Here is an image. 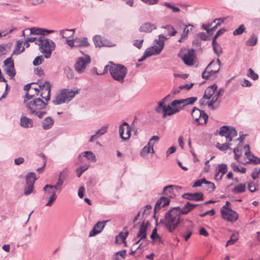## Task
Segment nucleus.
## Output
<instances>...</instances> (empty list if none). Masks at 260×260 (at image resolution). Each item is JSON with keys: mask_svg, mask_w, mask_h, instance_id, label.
I'll list each match as a JSON object with an SVG mask.
<instances>
[{"mask_svg": "<svg viewBox=\"0 0 260 260\" xmlns=\"http://www.w3.org/2000/svg\"><path fill=\"white\" fill-rule=\"evenodd\" d=\"M257 42V37L254 34H252L250 38L246 42V44L250 46L255 45Z\"/></svg>", "mask_w": 260, "mask_h": 260, "instance_id": "nucleus-36", "label": "nucleus"}, {"mask_svg": "<svg viewBox=\"0 0 260 260\" xmlns=\"http://www.w3.org/2000/svg\"><path fill=\"white\" fill-rule=\"evenodd\" d=\"M51 87V86L50 83L47 81H46L44 84H39V90L43 91L44 89L46 88V90L47 91L46 96H42V98L44 99L45 101L48 102L50 100Z\"/></svg>", "mask_w": 260, "mask_h": 260, "instance_id": "nucleus-17", "label": "nucleus"}, {"mask_svg": "<svg viewBox=\"0 0 260 260\" xmlns=\"http://www.w3.org/2000/svg\"><path fill=\"white\" fill-rule=\"evenodd\" d=\"M222 91V89L220 88L219 90V91L216 93V94L213 96L210 102L208 104V106L209 108L212 110H215L217 108L214 106L213 105L218 100L219 96L221 95V92Z\"/></svg>", "mask_w": 260, "mask_h": 260, "instance_id": "nucleus-25", "label": "nucleus"}, {"mask_svg": "<svg viewBox=\"0 0 260 260\" xmlns=\"http://www.w3.org/2000/svg\"><path fill=\"white\" fill-rule=\"evenodd\" d=\"M34 189V185L26 184V186L24 188V194L27 196L32 192Z\"/></svg>", "mask_w": 260, "mask_h": 260, "instance_id": "nucleus-55", "label": "nucleus"}, {"mask_svg": "<svg viewBox=\"0 0 260 260\" xmlns=\"http://www.w3.org/2000/svg\"><path fill=\"white\" fill-rule=\"evenodd\" d=\"M165 219L166 228L173 233L179 225V206L173 207L167 212Z\"/></svg>", "mask_w": 260, "mask_h": 260, "instance_id": "nucleus-2", "label": "nucleus"}, {"mask_svg": "<svg viewBox=\"0 0 260 260\" xmlns=\"http://www.w3.org/2000/svg\"><path fill=\"white\" fill-rule=\"evenodd\" d=\"M164 5L167 8L172 9L173 12H179V8L175 7L172 3L169 2H165Z\"/></svg>", "mask_w": 260, "mask_h": 260, "instance_id": "nucleus-52", "label": "nucleus"}, {"mask_svg": "<svg viewBox=\"0 0 260 260\" xmlns=\"http://www.w3.org/2000/svg\"><path fill=\"white\" fill-rule=\"evenodd\" d=\"M84 157H86L88 160L95 162L96 161V158L95 154L90 151H84L81 153ZM81 156V154L79 155Z\"/></svg>", "mask_w": 260, "mask_h": 260, "instance_id": "nucleus-30", "label": "nucleus"}, {"mask_svg": "<svg viewBox=\"0 0 260 260\" xmlns=\"http://www.w3.org/2000/svg\"><path fill=\"white\" fill-rule=\"evenodd\" d=\"M213 63L214 60H212L209 63L205 70L203 72L202 76L203 79H207L210 76L217 73L219 71V67L218 65H216V68L215 69H211L210 70L207 71V70L213 64Z\"/></svg>", "mask_w": 260, "mask_h": 260, "instance_id": "nucleus-14", "label": "nucleus"}, {"mask_svg": "<svg viewBox=\"0 0 260 260\" xmlns=\"http://www.w3.org/2000/svg\"><path fill=\"white\" fill-rule=\"evenodd\" d=\"M90 61V58L88 55H85L84 57H78L74 65L76 71L79 73H83Z\"/></svg>", "mask_w": 260, "mask_h": 260, "instance_id": "nucleus-8", "label": "nucleus"}, {"mask_svg": "<svg viewBox=\"0 0 260 260\" xmlns=\"http://www.w3.org/2000/svg\"><path fill=\"white\" fill-rule=\"evenodd\" d=\"M203 111V110H201L196 107H194L192 110L191 116L196 121L199 120V119H200V116H201V114Z\"/></svg>", "mask_w": 260, "mask_h": 260, "instance_id": "nucleus-32", "label": "nucleus"}, {"mask_svg": "<svg viewBox=\"0 0 260 260\" xmlns=\"http://www.w3.org/2000/svg\"><path fill=\"white\" fill-rule=\"evenodd\" d=\"M167 36H164L163 34H160L158 36V39L156 40V43L158 46H154L153 47L155 48V52L156 54H159L162 51L164 45L165 40L168 39Z\"/></svg>", "mask_w": 260, "mask_h": 260, "instance_id": "nucleus-16", "label": "nucleus"}, {"mask_svg": "<svg viewBox=\"0 0 260 260\" xmlns=\"http://www.w3.org/2000/svg\"><path fill=\"white\" fill-rule=\"evenodd\" d=\"M56 198H57V196H56V194L55 193V191H53V192H52V194H51V196L49 198V201L46 204L45 206H46L51 207L52 206L53 203L56 199Z\"/></svg>", "mask_w": 260, "mask_h": 260, "instance_id": "nucleus-47", "label": "nucleus"}, {"mask_svg": "<svg viewBox=\"0 0 260 260\" xmlns=\"http://www.w3.org/2000/svg\"><path fill=\"white\" fill-rule=\"evenodd\" d=\"M76 43V47H87L89 45L88 39L86 37L76 38L75 39Z\"/></svg>", "mask_w": 260, "mask_h": 260, "instance_id": "nucleus-24", "label": "nucleus"}, {"mask_svg": "<svg viewBox=\"0 0 260 260\" xmlns=\"http://www.w3.org/2000/svg\"><path fill=\"white\" fill-rule=\"evenodd\" d=\"M191 211L190 202H187L182 209H180V214L181 213L182 214H186Z\"/></svg>", "mask_w": 260, "mask_h": 260, "instance_id": "nucleus-43", "label": "nucleus"}, {"mask_svg": "<svg viewBox=\"0 0 260 260\" xmlns=\"http://www.w3.org/2000/svg\"><path fill=\"white\" fill-rule=\"evenodd\" d=\"M213 49L214 52L219 56L222 52V48L218 44H212Z\"/></svg>", "mask_w": 260, "mask_h": 260, "instance_id": "nucleus-46", "label": "nucleus"}, {"mask_svg": "<svg viewBox=\"0 0 260 260\" xmlns=\"http://www.w3.org/2000/svg\"><path fill=\"white\" fill-rule=\"evenodd\" d=\"M120 137L123 140H128L131 137V128L126 122H123L119 127Z\"/></svg>", "mask_w": 260, "mask_h": 260, "instance_id": "nucleus-11", "label": "nucleus"}, {"mask_svg": "<svg viewBox=\"0 0 260 260\" xmlns=\"http://www.w3.org/2000/svg\"><path fill=\"white\" fill-rule=\"evenodd\" d=\"M158 140L159 137L158 136H154L149 140L147 145H148L150 148H153L155 142L158 141Z\"/></svg>", "mask_w": 260, "mask_h": 260, "instance_id": "nucleus-57", "label": "nucleus"}, {"mask_svg": "<svg viewBox=\"0 0 260 260\" xmlns=\"http://www.w3.org/2000/svg\"><path fill=\"white\" fill-rule=\"evenodd\" d=\"M42 28L33 27L30 29V32L31 35H41V32L42 31Z\"/></svg>", "mask_w": 260, "mask_h": 260, "instance_id": "nucleus-62", "label": "nucleus"}, {"mask_svg": "<svg viewBox=\"0 0 260 260\" xmlns=\"http://www.w3.org/2000/svg\"><path fill=\"white\" fill-rule=\"evenodd\" d=\"M203 181L204 184H207L208 189H211V190H210V191H214L215 189V186L214 183L207 181L205 178H204Z\"/></svg>", "mask_w": 260, "mask_h": 260, "instance_id": "nucleus-58", "label": "nucleus"}, {"mask_svg": "<svg viewBox=\"0 0 260 260\" xmlns=\"http://www.w3.org/2000/svg\"><path fill=\"white\" fill-rule=\"evenodd\" d=\"M220 213L222 218L228 221L235 222L238 218V214L232 209L224 210L221 209Z\"/></svg>", "mask_w": 260, "mask_h": 260, "instance_id": "nucleus-12", "label": "nucleus"}, {"mask_svg": "<svg viewBox=\"0 0 260 260\" xmlns=\"http://www.w3.org/2000/svg\"><path fill=\"white\" fill-rule=\"evenodd\" d=\"M244 30L245 27L244 25L242 24L233 31V35L234 36L241 35L244 31Z\"/></svg>", "mask_w": 260, "mask_h": 260, "instance_id": "nucleus-53", "label": "nucleus"}, {"mask_svg": "<svg viewBox=\"0 0 260 260\" xmlns=\"http://www.w3.org/2000/svg\"><path fill=\"white\" fill-rule=\"evenodd\" d=\"M197 100L196 97H190L185 99L180 100V105L185 106L188 105H192Z\"/></svg>", "mask_w": 260, "mask_h": 260, "instance_id": "nucleus-28", "label": "nucleus"}, {"mask_svg": "<svg viewBox=\"0 0 260 260\" xmlns=\"http://www.w3.org/2000/svg\"><path fill=\"white\" fill-rule=\"evenodd\" d=\"M35 94L26 93L24 98V103L26 111L30 115L41 119L47 114L48 102H44L41 98H35Z\"/></svg>", "mask_w": 260, "mask_h": 260, "instance_id": "nucleus-1", "label": "nucleus"}, {"mask_svg": "<svg viewBox=\"0 0 260 260\" xmlns=\"http://www.w3.org/2000/svg\"><path fill=\"white\" fill-rule=\"evenodd\" d=\"M143 41V40H136L134 41L133 45L138 49H141L142 46Z\"/></svg>", "mask_w": 260, "mask_h": 260, "instance_id": "nucleus-63", "label": "nucleus"}, {"mask_svg": "<svg viewBox=\"0 0 260 260\" xmlns=\"http://www.w3.org/2000/svg\"><path fill=\"white\" fill-rule=\"evenodd\" d=\"M112 64V69H110V74L114 80L122 83L127 74V69L125 67L120 64H115L110 61Z\"/></svg>", "mask_w": 260, "mask_h": 260, "instance_id": "nucleus-4", "label": "nucleus"}, {"mask_svg": "<svg viewBox=\"0 0 260 260\" xmlns=\"http://www.w3.org/2000/svg\"><path fill=\"white\" fill-rule=\"evenodd\" d=\"M108 127V126H102L100 129L98 130L95 132L96 135H97L99 137L102 136V135L105 134L107 131Z\"/></svg>", "mask_w": 260, "mask_h": 260, "instance_id": "nucleus-54", "label": "nucleus"}, {"mask_svg": "<svg viewBox=\"0 0 260 260\" xmlns=\"http://www.w3.org/2000/svg\"><path fill=\"white\" fill-rule=\"evenodd\" d=\"M54 122L51 117L48 116L42 121V126L44 130H48L52 127Z\"/></svg>", "mask_w": 260, "mask_h": 260, "instance_id": "nucleus-22", "label": "nucleus"}, {"mask_svg": "<svg viewBox=\"0 0 260 260\" xmlns=\"http://www.w3.org/2000/svg\"><path fill=\"white\" fill-rule=\"evenodd\" d=\"M157 54L155 52V48L154 47L152 46L148 48L144 52L143 55L146 57H150L153 55Z\"/></svg>", "mask_w": 260, "mask_h": 260, "instance_id": "nucleus-38", "label": "nucleus"}, {"mask_svg": "<svg viewBox=\"0 0 260 260\" xmlns=\"http://www.w3.org/2000/svg\"><path fill=\"white\" fill-rule=\"evenodd\" d=\"M156 29V26L150 22L143 23L139 28L140 32L146 33L151 32L153 30Z\"/></svg>", "mask_w": 260, "mask_h": 260, "instance_id": "nucleus-20", "label": "nucleus"}, {"mask_svg": "<svg viewBox=\"0 0 260 260\" xmlns=\"http://www.w3.org/2000/svg\"><path fill=\"white\" fill-rule=\"evenodd\" d=\"M190 6V4L186 2L180 3V20L183 21L186 19L187 8Z\"/></svg>", "mask_w": 260, "mask_h": 260, "instance_id": "nucleus-18", "label": "nucleus"}, {"mask_svg": "<svg viewBox=\"0 0 260 260\" xmlns=\"http://www.w3.org/2000/svg\"><path fill=\"white\" fill-rule=\"evenodd\" d=\"M215 213V210L212 209L210 210H209V211H207L206 212H205V213H202V214H200L199 215V216L201 217H205V216L207 215H214Z\"/></svg>", "mask_w": 260, "mask_h": 260, "instance_id": "nucleus-64", "label": "nucleus"}, {"mask_svg": "<svg viewBox=\"0 0 260 260\" xmlns=\"http://www.w3.org/2000/svg\"><path fill=\"white\" fill-rule=\"evenodd\" d=\"M148 224V221H147L146 223H145L144 221L141 223L139 231L137 234V237L140 238V240L145 239L146 238V230Z\"/></svg>", "mask_w": 260, "mask_h": 260, "instance_id": "nucleus-19", "label": "nucleus"}, {"mask_svg": "<svg viewBox=\"0 0 260 260\" xmlns=\"http://www.w3.org/2000/svg\"><path fill=\"white\" fill-rule=\"evenodd\" d=\"M22 42H23L22 41H20V40L17 41L15 49L13 52V54H15L18 55L24 51V50H25L24 47H23L22 50H20V49L21 48V46H22Z\"/></svg>", "mask_w": 260, "mask_h": 260, "instance_id": "nucleus-35", "label": "nucleus"}, {"mask_svg": "<svg viewBox=\"0 0 260 260\" xmlns=\"http://www.w3.org/2000/svg\"><path fill=\"white\" fill-rule=\"evenodd\" d=\"M150 152L154 153L153 148H150L147 145L142 149L140 154L142 156H144L145 155Z\"/></svg>", "mask_w": 260, "mask_h": 260, "instance_id": "nucleus-42", "label": "nucleus"}, {"mask_svg": "<svg viewBox=\"0 0 260 260\" xmlns=\"http://www.w3.org/2000/svg\"><path fill=\"white\" fill-rule=\"evenodd\" d=\"M93 41L96 47H101L106 46V44L103 42L102 38L100 36L96 35L94 36L93 38Z\"/></svg>", "mask_w": 260, "mask_h": 260, "instance_id": "nucleus-34", "label": "nucleus"}, {"mask_svg": "<svg viewBox=\"0 0 260 260\" xmlns=\"http://www.w3.org/2000/svg\"><path fill=\"white\" fill-rule=\"evenodd\" d=\"M44 58L42 55L36 57L33 61V64L35 66H37L41 64Z\"/></svg>", "mask_w": 260, "mask_h": 260, "instance_id": "nucleus-56", "label": "nucleus"}, {"mask_svg": "<svg viewBox=\"0 0 260 260\" xmlns=\"http://www.w3.org/2000/svg\"><path fill=\"white\" fill-rule=\"evenodd\" d=\"M208 118V115L204 112V111H203L201 114V116H200V119H199V120L196 121L198 122L199 124H203L206 123Z\"/></svg>", "mask_w": 260, "mask_h": 260, "instance_id": "nucleus-41", "label": "nucleus"}, {"mask_svg": "<svg viewBox=\"0 0 260 260\" xmlns=\"http://www.w3.org/2000/svg\"><path fill=\"white\" fill-rule=\"evenodd\" d=\"M37 45L39 46L40 51L47 59L50 58L52 51L56 47L55 44L52 40L45 37H40V40L38 41Z\"/></svg>", "mask_w": 260, "mask_h": 260, "instance_id": "nucleus-3", "label": "nucleus"}, {"mask_svg": "<svg viewBox=\"0 0 260 260\" xmlns=\"http://www.w3.org/2000/svg\"><path fill=\"white\" fill-rule=\"evenodd\" d=\"M231 145V143H224L220 144V143H217L216 144V147H217L220 150L224 151L229 149Z\"/></svg>", "mask_w": 260, "mask_h": 260, "instance_id": "nucleus-48", "label": "nucleus"}, {"mask_svg": "<svg viewBox=\"0 0 260 260\" xmlns=\"http://www.w3.org/2000/svg\"><path fill=\"white\" fill-rule=\"evenodd\" d=\"M90 166L89 165H85L82 166H80L79 168H77L76 169V172H77V176L78 177H80L82 174L87 170L89 167Z\"/></svg>", "mask_w": 260, "mask_h": 260, "instance_id": "nucleus-40", "label": "nucleus"}, {"mask_svg": "<svg viewBox=\"0 0 260 260\" xmlns=\"http://www.w3.org/2000/svg\"><path fill=\"white\" fill-rule=\"evenodd\" d=\"M193 27L192 24H185L180 20V31H182L180 37V43L187 39Z\"/></svg>", "mask_w": 260, "mask_h": 260, "instance_id": "nucleus-10", "label": "nucleus"}, {"mask_svg": "<svg viewBox=\"0 0 260 260\" xmlns=\"http://www.w3.org/2000/svg\"><path fill=\"white\" fill-rule=\"evenodd\" d=\"M238 238L236 234H233L231 235L230 240H229L226 244V246H228L230 245H232L235 243L237 240Z\"/></svg>", "mask_w": 260, "mask_h": 260, "instance_id": "nucleus-49", "label": "nucleus"}, {"mask_svg": "<svg viewBox=\"0 0 260 260\" xmlns=\"http://www.w3.org/2000/svg\"><path fill=\"white\" fill-rule=\"evenodd\" d=\"M181 58L184 64L187 66H193L197 62V58L194 53L193 49H189L187 53H185Z\"/></svg>", "mask_w": 260, "mask_h": 260, "instance_id": "nucleus-9", "label": "nucleus"}, {"mask_svg": "<svg viewBox=\"0 0 260 260\" xmlns=\"http://www.w3.org/2000/svg\"><path fill=\"white\" fill-rule=\"evenodd\" d=\"M246 190V185L244 183H242L236 186L232 190L233 192L234 193H240L243 192Z\"/></svg>", "mask_w": 260, "mask_h": 260, "instance_id": "nucleus-33", "label": "nucleus"}, {"mask_svg": "<svg viewBox=\"0 0 260 260\" xmlns=\"http://www.w3.org/2000/svg\"><path fill=\"white\" fill-rule=\"evenodd\" d=\"M227 165L225 164L218 165L216 170L223 176L227 172Z\"/></svg>", "mask_w": 260, "mask_h": 260, "instance_id": "nucleus-39", "label": "nucleus"}, {"mask_svg": "<svg viewBox=\"0 0 260 260\" xmlns=\"http://www.w3.org/2000/svg\"><path fill=\"white\" fill-rule=\"evenodd\" d=\"M6 73L12 79L16 75V71L14 68V64H12L11 66L5 67L4 69Z\"/></svg>", "mask_w": 260, "mask_h": 260, "instance_id": "nucleus-27", "label": "nucleus"}, {"mask_svg": "<svg viewBox=\"0 0 260 260\" xmlns=\"http://www.w3.org/2000/svg\"><path fill=\"white\" fill-rule=\"evenodd\" d=\"M76 93H77V91L75 92L69 89H63L57 94L52 103L55 105L68 103L75 96Z\"/></svg>", "mask_w": 260, "mask_h": 260, "instance_id": "nucleus-5", "label": "nucleus"}, {"mask_svg": "<svg viewBox=\"0 0 260 260\" xmlns=\"http://www.w3.org/2000/svg\"><path fill=\"white\" fill-rule=\"evenodd\" d=\"M36 179V174L34 172H29L26 175V184L34 185Z\"/></svg>", "mask_w": 260, "mask_h": 260, "instance_id": "nucleus-26", "label": "nucleus"}, {"mask_svg": "<svg viewBox=\"0 0 260 260\" xmlns=\"http://www.w3.org/2000/svg\"><path fill=\"white\" fill-rule=\"evenodd\" d=\"M218 133L221 136H224L229 142H231L233 138L237 135V132L235 128L226 125L221 126Z\"/></svg>", "mask_w": 260, "mask_h": 260, "instance_id": "nucleus-7", "label": "nucleus"}, {"mask_svg": "<svg viewBox=\"0 0 260 260\" xmlns=\"http://www.w3.org/2000/svg\"><path fill=\"white\" fill-rule=\"evenodd\" d=\"M182 197L184 199L195 201H203L204 200V195L201 192L195 193H186L183 194Z\"/></svg>", "mask_w": 260, "mask_h": 260, "instance_id": "nucleus-15", "label": "nucleus"}, {"mask_svg": "<svg viewBox=\"0 0 260 260\" xmlns=\"http://www.w3.org/2000/svg\"><path fill=\"white\" fill-rule=\"evenodd\" d=\"M178 188L177 186H175L173 185H170L168 186H166L164 188L163 192L166 195H169L173 192V188Z\"/></svg>", "mask_w": 260, "mask_h": 260, "instance_id": "nucleus-44", "label": "nucleus"}, {"mask_svg": "<svg viewBox=\"0 0 260 260\" xmlns=\"http://www.w3.org/2000/svg\"><path fill=\"white\" fill-rule=\"evenodd\" d=\"M258 184L255 183L251 181L248 183V189L251 192H253L256 190H258Z\"/></svg>", "mask_w": 260, "mask_h": 260, "instance_id": "nucleus-45", "label": "nucleus"}, {"mask_svg": "<svg viewBox=\"0 0 260 260\" xmlns=\"http://www.w3.org/2000/svg\"><path fill=\"white\" fill-rule=\"evenodd\" d=\"M161 197L159 199H158L157 200V201L156 202V204H155V207H154V211L155 212V213H156L157 211L159 210L162 207V205L161 204Z\"/></svg>", "mask_w": 260, "mask_h": 260, "instance_id": "nucleus-61", "label": "nucleus"}, {"mask_svg": "<svg viewBox=\"0 0 260 260\" xmlns=\"http://www.w3.org/2000/svg\"><path fill=\"white\" fill-rule=\"evenodd\" d=\"M198 37L202 40L207 41L209 40V36L204 32H201L197 35Z\"/></svg>", "mask_w": 260, "mask_h": 260, "instance_id": "nucleus-60", "label": "nucleus"}, {"mask_svg": "<svg viewBox=\"0 0 260 260\" xmlns=\"http://www.w3.org/2000/svg\"><path fill=\"white\" fill-rule=\"evenodd\" d=\"M128 235V232L127 231H126L125 233L120 232L119 234V235L116 237V240H117V238H118V237H119L123 242H125V239L127 237Z\"/></svg>", "mask_w": 260, "mask_h": 260, "instance_id": "nucleus-59", "label": "nucleus"}, {"mask_svg": "<svg viewBox=\"0 0 260 260\" xmlns=\"http://www.w3.org/2000/svg\"><path fill=\"white\" fill-rule=\"evenodd\" d=\"M75 32L74 29H66L60 31V35L63 38H67L73 36Z\"/></svg>", "mask_w": 260, "mask_h": 260, "instance_id": "nucleus-29", "label": "nucleus"}, {"mask_svg": "<svg viewBox=\"0 0 260 260\" xmlns=\"http://www.w3.org/2000/svg\"><path fill=\"white\" fill-rule=\"evenodd\" d=\"M161 28L167 29L168 34V38H169V39L170 37L175 36L177 33V31L174 29V28L170 25L162 26Z\"/></svg>", "mask_w": 260, "mask_h": 260, "instance_id": "nucleus-31", "label": "nucleus"}, {"mask_svg": "<svg viewBox=\"0 0 260 260\" xmlns=\"http://www.w3.org/2000/svg\"><path fill=\"white\" fill-rule=\"evenodd\" d=\"M249 160L248 163L257 165L260 164V158L255 156L253 154H250L246 156Z\"/></svg>", "mask_w": 260, "mask_h": 260, "instance_id": "nucleus-37", "label": "nucleus"}, {"mask_svg": "<svg viewBox=\"0 0 260 260\" xmlns=\"http://www.w3.org/2000/svg\"><path fill=\"white\" fill-rule=\"evenodd\" d=\"M171 94H168L161 101L158 103V106L155 108V111L157 113H162V117L165 118L167 116L171 115L178 111V110L176 108L172 107L170 105L166 106L165 104V100L168 98L170 97Z\"/></svg>", "mask_w": 260, "mask_h": 260, "instance_id": "nucleus-6", "label": "nucleus"}, {"mask_svg": "<svg viewBox=\"0 0 260 260\" xmlns=\"http://www.w3.org/2000/svg\"><path fill=\"white\" fill-rule=\"evenodd\" d=\"M108 220H103L98 221L93 226L92 230L89 232V237L95 236L98 234L101 233L105 228Z\"/></svg>", "mask_w": 260, "mask_h": 260, "instance_id": "nucleus-13", "label": "nucleus"}, {"mask_svg": "<svg viewBox=\"0 0 260 260\" xmlns=\"http://www.w3.org/2000/svg\"><path fill=\"white\" fill-rule=\"evenodd\" d=\"M217 86L214 84L209 86L205 91L203 95V98L206 99H210L212 96L215 93V91L217 89Z\"/></svg>", "mask_w": 260, "mask_h": 260, "instance_id": "nucleus-21", "label": "nucleus"}, {"mask_svg": "<svg viewBox=\"0 0 260 260\" xmlns=\"http://www.w3.org/2000/svg\"><path fill=\"white\" fill-rule=\"evenodd\" d=\"M48 188H50V189H53V190H59V191H61L62 189V187H58L56 184H55L54 185L46 184L43 187V190L46 191L47 189ZM53 191H55V190H53Z\"/></svg>", "mask_w": 260, "mask_h": 260, "instance_id": "nucleus-51", "label": "nucleus"}, {"mask_svg": "<svg viewBox=\"0 0 260 260\" xmlns=\"http://www.w3.org/2000/svg\"><path fill=\"white\" fill-rule=\"evenodd\" d=\"M20 125L25 128L32 127L33 126V121L30 118L23 116L20 118Z\"/></svg>", "mask_w": 260, "mask_h": 260, "instance_id": "nucleus-23", "label": "nucleus"}, {"mask_svg": "<svg viewBox=\"0 0 260 260\" xmlns=\"http://www.w3.org/2000/svg\"><path fill=\"white\" fill-rule=\"evenodd\" d=\"M247 76L250 77L253 80H255L257 79L258 78V75L256 73H255L253 71V70L251 68L248 70Z\"/></svg>", "mask_w": 260, "mask_h": 260, "instance_id": "nucleus-50", "label": "nucleus"}]
</instances>
